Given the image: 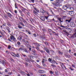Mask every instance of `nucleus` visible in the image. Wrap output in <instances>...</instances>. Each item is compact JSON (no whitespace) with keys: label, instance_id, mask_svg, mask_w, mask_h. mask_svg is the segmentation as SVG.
I'll use <instances>...</instances> for the list:
<instances>
[{"label":"nucleus","instance_id":"56","mask_svg":"<svg viewBox=\"0 0 76 76\" xmlns=\"http://www.w3.org/2000/svg\"><path fill=\"white\" fill-rule=\"evenodd\" d=\"M5 72H6V73H7V72H8V71H7V69H5Z\"/></svg>","mask_w":76,"mask_h":76},{"label":"nucleus","instance_id":"41","mask_svg":"<svg viewBox=\"0 0 76 76\" xmlns=\"http://www.w3.org/2000/svg\"><path fill=\"white\" fill-rule=\"evenodd\" d=\"M10 60H11V61H14V60H13V59H12V58H10Z\"/></svg>","mask_w":76,"mask_h":76},{"label":"nucleus","instance_id":"58","mask_svg":"<svg viewBox=\"0 0 76 76\" xmlns=\"http://www.w3.org/2000/svg\"><path fill=\"white\" fill-rule=\"evenodd\" d=\"M50 51H51V53H54V51L53 50H50Z\"/></svg>","mask_w":76,"mask_h":76},{"label":"nucleus","instance_id":"39","mask_svg":"<svg viewBox=\"0 0 76 76\" xmlns=\"http://www.w3.org/2000/svg\"><path fill=\"white\" fill-rule=\"evenodd\" d=\"M48 31L49 32H53V31H52V30L50 29H48Z\"/></svg>","mask_w":76,"mask_h":76},{"label":"nucleus","instance_id":"19","mask_svg":"<svg viewBox=\"0 0 76 76\" xmlns=\"http://www.w3.org/2000/svg\"><path fill=\"white\" fill-rule=\"evenodd\" d=\"M33 12L34 15H38V13H37V12H36V11H35V10H34L33 11Z\"/></svg>","mask_w":76,"mask_h":76},{"label":"nucleus","instance_id":"11","mask_svg":"<svg viewBox=\"0 0 76 76\" xmlns=\"http://www.w3.org/2000/svg\"><path fill=\"white\" fill-rule=\"evenodd\" d=\"M40 12L42 13H45V11L42 8L40 9Z\"/></svg>","mask_w":76,"mask_h":76},{"label":"nucleus","instance_id":"1","mask_svg":"<svg viewBox=\"0 0 76 76\" xmlns=\"http://www.w3.org/2000/svg\"><path fill=\"white\" fill-rule=\"evenodd\" d=\"M60 64H61V66L62 68V69L64 70H65L66 69V66H64V65L63 64V63H60Z\"/></svg>","mask_w":76,"mask_h":76},{"label":"nucleus","instance_id":"22","mask_svg":"<svg viewBox=\"0 0 76 76\" xmlns=\"http://www.w3.org/2000/svg\"><path fill=\"white\" fill-rule=\"evenodd\" d=\"M52 63L53 64H57V62L55 61H52Z\"/></svg>","mask_w":76,"mask_h":76},{"label":"nucleus","instance_id":"24","mask_svg":"<svg viewBox=\"0 0 76 76\" xmlns=\"http://www.w3.org/2000/svg\"><path fill=\"white\" fill-rule=\"evenodd\" d=\"M7 25L9 26V27H11V25L10 24V23L8 22L7 23Z\"/></svg>","mask_w":76,"mask_h":76},{"label":"nucleus","instance_id":"25","mask_svg":"<svg viewBox=\"0 0 76 76\" xmlns=\"http://www.w3.org/2000/svg\"><path fill=\"white\" fill-rule=\"evenodd\" d=\"M18 27L19 28V29H22V27L21 26H20L19 25V24H18Z\"/></svg>","mask_w":76,"mask_h":76},{"label":"nucleus","instance_id":"48","mask_svg":"<svg viewBox=\"0 0 76 76\" xmlns=\"http://www.w3.org/2000/svg\"><path fill=\"white\" fill-rule=\"evenodd\" d=\"M48 61H50V62H51V59L50 58H49L48 59Z\"/></svg>","mask_w":76,"mask_h":76},{"label":"nucleus","instance_id":"45","mask_svg":"<svg viewBox=\"0 0 76 76\" xmlns=\"http://www.w3.org/2000/svg\"><path fill=\"white\" fill-rule=\"evenodd\" d=\"M31 61V62H34V60L32 59H30V61Z\"/></svg>","mask_w":76,"mask_h":76},{"label":"nucleus","instance_id":"28","mask_svg":"<svg viewBox=\"0 0 76 76\" xmlns=\"http://www.w3.org/2000/svg\"><path fill=\"white\" fill-rule=\"evenodd\" d=\"M52 20H53V22H58V21H57V20H54V18H53V19H52Z\"/></svg>","mask_w":76,"mask_h":76},{"label":"nucleus","instance_id":"13","mask_svg":"<svg viewBox=\"0 0 76 76\" xmlns=\"http://www.w3.org/2000/svg\"><path fill=\"white\" fill-rule=\"evenodd\" d=\"M58 54L60 56H62L63 55V52H61L60 50H58Z\"/></svg>","mask_w":76,"mask_h":76},{"label":"nucleus","instance_id":"17","mask_svg":"<svg viewBox=\"0 0 76 76\" xmlns=\"http://www.w3.org/2000/svg\"><path fill=\"white\" fill-rule=\"evenodd\" d=\"M61 19L62 18H57L58 20L60 22H63V21L61 20Z\"/></svg>","mask_w":76,"mask_h":76},{"label":"nucleus","instance_id":"5","mask_svg":"<svg viewBox=\"0 0 76 76\" xmlns=\"http://www.w3.org/2000/svg\"><path fill=\"white\" fill-rule=\"evenodd\" d=\"M6 60H2L1 61H0V63H1L3 65H5L6 64Z\"/></svg>","mask_w":76,"mask_h":76},{"label":"nucleus","instance_id":"14","mask_svg":"<svg viewBox=\"0 0 76 76\" xmlns=\"http://www.w3.org/2000/svg\"><path fill=\"white\" fill-rule=\"evenodd\" d=\"M7 15L8 16L9 18H11L12 16V15H11V14H10V13L7 12Z\"/></svg>","mask_w":76,"mask_h":76},{"label":"nucleus","instance_id":"51","mask_svg":"<svg viewBox=\"0 0 76 76\" xmlns=\"http://www.w3.org/2000/svg\"><path fill=\"white\" fill-rule=\"evenodd\" d=\"M26 9L22 7V10H25Z\"/></svg>","mask_w":76,"mask_h":76},{"label":"nucleus","instance_id":"38","mask_svg":"<svg viewBox=\"0 0 76 76\" xmlns=\"http://www.w3.org/2000/svg\"><path fill=\"white\" fill-rule=\"evenodd\" d=\"M51 66H52L53 67H56V66H55V65H54L53 64H52L51 65Z\"/></svg>","mask_w":76,"mask_h":76},{"label":"nucleus","instance_id":"61","mask_svg":"<svg viewBox=\"0 0 76 76\" xmlns=\"http://www.w3.org/2000/svg\"><path fill=\"white\" fill-rule=\"evenodd\" d=\"M69 69H70V70H72V71H73V70H74V69L72 68H71V67H70L69 68Z\"/></svg>","mask_w":76,"mask_h":76},{"label":"nucleus","instance_id":"55","mask_svg":"<svg viewBox=\"0 0 76 76\" xmlns=\"http://www.w3.org/2000/svg\"><path fill=\"white\" fill-rule=\"evenodd\" d=\"M10 48H11V46H9L8 48V49H10Z\"/></svg>","mask_w":76,"mask_h":76},{"label":"nucleus","instance_id":"12","mask_svg":"<svg viewBox=\"0 0 76 76\" xmlns=\"http://www.w3.org/2000/svg\"><path fill=\"white\" fill-rule=\"evenodd\" d=\"M12 56L15 57H19V55L18 53H17V55L14 54V55H12Z\"/></svg>","mask_w":76,"mask_h":76},{"label":"nucleus","instance_id":"44","mask_svg":"<svg viewBox=\"0 0 76 76\" xmlns=\"http://www.w3.org/2000/svg\"><path fill=\"white\" fill-rule=\"evenodd\" d=\"M30 21L31 22H34V20H33V19L32 18H31L30 19Z\"/></svg>","mask_w":76,"mask_h":76},{"label":"nucleus","instance_id":"4","mask_svg":"<svg viewBox=\"0 0 76 76\" xmlns=\"http://www.w3.org/2000/svg\"><path fill=\"white\" fill-rule=\"evenodd\" d=\"M38 73H45V71H44V70H39L38 71Z\"/></svg>","mask_w":76,"mask_h":76},{"label":"nucleus","instance_id":"60","mask_svg":"<svg viewBox=\"0 0 76 76\" xmlns=\"http://www.w3.org/2000/svg\"><path fill=\"white\" fill-rule=\"evenodd\" d=\"M33 35L35 37H37V35H36V34H33Z\"/></svg>","mask_w":76,"mask_h":76},{"label":"nucleus","instance_id":"23","mask_svg":"<svg viewBox=\"0 0 76 76\" xmlns=\"http://www.w3.org/2000/svg\"><path fill=\"white\" fill-rule=\"evenodd\" d=\"M14 36H10V38L12 40L13 39V38H14Z\"/></svg>","mask_w":76,"mask_h":76},{"label":"nucleus","instance_id":"37","mask_svg":"<svg viewBox=\"0 0 76 76\" xmlns=\"http://www.w3.org/2000/svg\"><path fill=\"white\" fill-rule=\"evenodd\" d=\"M40 51L42 54H44V51L42 50H40Z\"/></svg>","mask_w":76,"mask_h":76},{"label":"nucleus","instance_id":"30","mask_svg":"<svg viewBox=\"0 0 76 76\" xmlns=\"http://www.w3.org/2000/svg\"><path fill=\"white\" fill-rule=\"evenodd\" d=\"M55 74L56 75H58V72L57 71H55Z\"/></svg>","mask_w":76,"mask_h":76},{"label":"nucleus","instance_id":"26","mask_svg":"<svg viewBox=\"0 0 76 76\" xmlns=\"http://www.w3.org/2000/svg\"><path fill=\"white\" fill-rule=\"evenodd\" d=\"M34 9L37 12H38V13L39 12V10H38L36 8H34Z\"/></svg>","mask_w":76,"mask_h":76},{"label":"nucleus","instance_id":"57","mask_svg":"<svg viewBox=\"0 0 76 76\" xmlns=\"http://www.w3.org/2000/svg\"><path fill=\"white\" fill-rule=\"evenodd\" d=\"M21 16H22V17H23L24 16V15H23V14L22 13V14H21Z\"/></svg>","mask_w":76,"mask_h":76},{"label":"nucleus","instance_id":"54","mask_svg":"<svg viewBox=\"0 0 76 76\" xmlns=\"http://www.w3.org/2000/svg\"><path fill=\"white\" fill-rule=\"evenodd\" d=\"M45 61H44V60H43H43H42V64H44V62H45Z\"/></svg>","mask_w":76,"mask_h":76},{"label":"nucleus","instance_id":"40","mask_svg":"<svg viewBox=\"0 0 76 76\" xmlns=\"http://www.w3.org/2000/svg\"><path fill=\"white\" fill-rule=\"evenodd\" d=\"M32 52H33V53H35V52H36L35 51L34 49H33L32 50Z\"/></svg>","mask_w":76,"mask_h":76},{"label":"nucleus","instance_id":"18","mask_svg":"<svg viewBox=\"0 0 76 76\" xmlns=\"http://www.w3.org/2000/svg\"><path fill=\"white\" fill-rule=\"evenodd\" d=\"M72 18H70L69 20H66V22H67V23H69V22H70L71 21V20H72Z\"/></svg>","mask_w":76,"mask_h":76},{"label":"nucleus","instance_id":"29","mask_svg":"<svg viewBox=\"0 0 76 76\" xmlns=\"http://www.w3.org/2000/svg\"><path fill=\"white\" fill-rule=\"evenodd\" d=\"M26 61H27L28 62H29L30 61V59L28 58H27V59L26 60Z\"/></svg>","mask_w":76,"mask_h":76},{"label":"nucleus","instance_id":"43","mask_svg":"<svg viewBox=\"0 0 76 76\" xmlns=\"http://www.w3.org/2000/svg\"><path fill=\"white\" fill-rule=\"evenodd\" d=\"M20 50H23V48H21L19 49V50L20 51Z\"/></svg>","mask_w":76,"mask_h":76},{"label":"nucleus","instance_id":"9","mask_svg":"<svg viewBox=\"0 0 76 76\" xmlns=\"http://www.w3.org/2000/svg\"><path fill=\"white\" fill-rule=\"evenodd\" d=\"M45 50L46 52L48 54H50V51H49V50L47 48H45Z\"/></svg>","mask_w":76,"mask_h":76},{"label":"nucleus","instance_id":"50","mask_svg":"<svg viewBox=\"0 0 76 76\" xmlns=\"http://www.w3.org/2000/svg\"><path fill=\"white\" fill-rule=\"evenodd\" d=\"M45 44L46 45H48V43L47 42H45Z\"/></svg>","mask_w":76,"mask_h":76},{"label":"nucleus","instance_id":"59","mask_svg":"<svg viewBox=\"0 0 76 76\" xmlns=\"http://www.w3.org/2000/svg\"><path fill=\"white\" fill-rule=\"evenodd\" d=\"M19 12L20 14H21L22 13V11H21L20 10H19Z\"/></svg>","mask_w":76,"mask_h":76},{"label":"nucleus","instance_id":"10","mask_svg":"<svg viewBox=\"0 0 76 76\" xmlns=\"http://www.w3.org/2000/svg\"><path fill=\"white\" fill-rule=\"evenodd\" d=\"M53 5H58V6H59V2H58V1H56L55 2V3H53Z\"/></svg>","mask_w":76,"mask_h":76},{"label":"nucleus","instance_id":"7","mask_svg":"<svg viewBox=\"0 0 76 76\" xmlns=\"http://www.w3.org/2000/svg\"><path fill=\"white\" fill-rule=\"evenodd\" d=\"M69 13L71 16H73L74 15V12L70 11L69 12Z\"/></svg>","mask_w":76,"mask_h":76},{"label":"nucleus","instance_id":"8","mask_svg":"<svg viewBox=\"0 0 76 76\" xmlns=\"http://www.w3.org/2000/svg\"><path fill=\"white\" fill-rule=\"evenodd\" d=\"M40 19L41 20H42V21H45V18L42 16H41L40 17Z\"/></svg>","mask_w":76,"mask_h":76},{"label":"nucleus","instance_id":"6","mask_svg":"<svg viewBox=\"0 0 76 76\" xmlns=\"http://www.w3.org/2000/svg\"><path fill=\"white\" fill-rule=\"evenodd\" d=\"M70 25L71 27H75V23L73 22H71L70 23Z\"/></svg>","mask_w":76,"mask_h":76},{"label":"nucleus","instance_id":"2","mask_svg":"<svg viewBox=\"0 0 76 76\" xmlns=\"http://www.w3.org/2000/svg\"><path fill=\"white\" fill-rule=\"evenodd\" d=\"M62 9H64V10H66L67 9H69V7H68V6L66 5H65L62 7Z\"/></svg>","mask_w":76,"mask_h":76},{"label":"nucleus","instance_id":"64","mask_svg":"<svg viewBox=\"0 0 76 76\" xmlns=\"http://www.w3.org/2000/svg\"><path fill=\"white\" fill-rule=\"evenodd\" d=\"M44 39V37L42 36H41V39Z\"/></svg>","mask_w":76,"mask_h":76},{"label":"nucleus","instance_id":"31","mask_svg":"<svg viewBox=\"0 0 76 76\" xmlns=\"http://www.w3.org/2000/svg\"><path fill=\"white\" fill-rule=\"evenodd\" d=\"M25 43H26V44H29V42L28 41H26H26H25Z\"/></svg>","mask_w":76,"mask_h":76},{"label":"nucleus","instance_id":"46","mask_svg":"<svg viewBox=\"0 0 76 76\" xmlns=\"http://www.w3.org/2000/svg\"><path fill=\"white\" fill-rule=\"evenodd\" d=\"M36 49L37 50H38L39 51V48L38 47H36Z\"/></svg>","mask_w":76,"mask_h":76},{"label":"nucleus","instance_id":"27","mask_svg":"<svg viewBox=\"0 0 76 76\" xmlns=\"http://www.w3.org/2000/svg\"><path fill=\"white\" fill-rule=\"evenodd\" d=\"M20 23L23 26H25V25L22 23L20 22Z\"/></svg>","mask_w":76,"mask_h":76},{"label":"nucleus","instance_id":"34","mask_svg":"<svg viewBox=\"0 0 76 76\" xmlns=\"http://www.w3.org/2000/svg\"><path fill=\"white\" fill-rule=\"evenodd\" d=\"M63 32H65V33H66V34H68V32H67V31L64 30H63Z\"/></svg>","mask_w":76,"mask_h":76},{"label":"nucleus","instance_id":"32","mask_svg":"<svg viewBox=\"0 0 76 76\" xmlns=\"http://www.w3.org/2000/svg\"><path fill=\"white\" fill-rule=\"evenodd\" d=\"M17 44L18 45H20V42L19 41L17 42Z\"/></svg>","mask_w":76,"mask_h":76},{"label":"nucleus","instance_id":"52","mask_svg":"<svg viewBox=\"0 0 76 76\" xmlns=\"http://www.w3.org/2000/svg\"><path fill=\"white\" fill-rule=\"evenodd\" d=\"M30 1H31L32 3H34V0H30Z\"/></svg>","mask_w":76,"mask_h":76},{"label":"nucleus","instance_id":"20","mask_svg":"<svg viewBox=\"0 0 76 76\" xmlns=\"http://www.w3.org/2000/svg\"><path fill=\"white\" fill-rule=\"evenodd\" d=\"M69 9L70 10H71V11H74V8H73V7H70L69 8Z\"/></svg>","mask_w":76,"mask_h":76},{"label":"nucleus","instance_id":"16","mask_svg":"<svg viewBox=\"0 0 76 76\" xmlns=\"http://www.w3.org/2000/svg\"><path fill=\"white\" fill-rule=\"evenodd\" d=\"M6 29H7V31H8V32L9 33H10V28H9V27L8 26L6 27Z\"/></svg>","mask_w":76,"mask_h":76},{"label":"nucleus","instance_id":"42","mask_svg":"<svg viewBox=\"0 0 76 76\" xmlns=\"http://www.w3.org/2000/svg\"><path fill=\"white\" fill-rule=\"evenodd\" d=\"M13 41H14V42H15V41H16V38H15V37L13 38Z\"/></svg>","mask_w":76,"mask_h":76},{"label":"nucleus","instance_id":"47","mask_svg":"<svg viewBox=\"0 0 76 76\" xmlns=\"http://www.w3.org/2000/svg\"><path fill=\"white\" fill-rule=\"evenodd\" d=\"M15 7L16 9H17V5H16V3L15 4Z\"/></svg>","mask_w":76,"mask_h":76},{"label":"nucleus","instance_id":"36","mask_svg":"<svg viewBox=\"0 0 76 76\" xmlns=\"http://www.w3.org/2000/svg\"><path fill=\"white\" fill-rule=\"evenodd\" d=\"M22 17H20V18H19V20H20V21H22Z\"/></svg>","mask_w":76,"mask_h":76},{"label":"nucleus","instance_id":"63","mask_svg":"<svg viewBox=\"0 0 76 76\" xmlns=\"http://www.w3.org/2000/svg\"><path fill=\"white\" fill-rule=\"evenodd\" d=\"M42 31L44 32H45V29H43Z\"/></svg>","mask_w":76,"mask_h":76},{"label":"nucleus","instance_id":"21","mask_svg":"<svg viewBox=\"0 0 76 76\" xmlns=\"http://www.w3.org/2000/svg\"><path fill=\"white\" fill-rule=\"evenodd\" d=\"M26 47H27V48H30L31 46V45H30L28 44L27 45H26Z\"/></svg>","mask_w":76,"mask_h":76},{"label":"nucleus","instance_id":"49","mask_svg":"<svg viewBox=\"0 0 76 76\" xmlns=\"http://www.w3.org/2000/svg\"><path fill=\"white\" fill-rule=\"evenodd\" d=\"M50 74H53V72L51 71H50Z\"/></svg>","mask_w":76,"mask_h":76},{"label":"nucleus","instance_id":"15","mask_svg":"<svg viewBox=\"0 0 76 76\" xmlns=\"http://www.w3.org/2000/svg\"><path fill=\"white\" fill-rule=\"evenodd\" d=\"M20 73L22 74L23 75H26L25 74H26V73H25V72H23V71H20Z\"/></svg>","mask_w":76,"mask_h":76},{"label":"nucleus","instance_id":"35","mask_svg":"<svg viewBox=\"0 0 76 76\" xmlns=\"http://www.w3.org/2000/svg\"><path fill=\"white\" fill-rule=\"evenodd\" d=\"M24 51H25V52H26V53H28V52L27 50L26 49H24Z\"/></svg>","mask_w":76,"mask_h":76},{"label":"nucleus","instance_id":"53","mask_svg":"<svg viewBox=\"0 0 76 76\" xmlns=\"http://www.w3.org/2000/svg\"><path fill=\"white\" fill-rule=\"evenodd\" d=\"M22 37H20V38H19V40H20V41H21L22 40Z\"/></svg>","mask_w":76,"mask_h":76},{"label":"nucleus","instance_id":"62","mask_svg":"<svg viewBox=\"0 0 76 76\" xmlns=\"http://www.w3.org/2000/svg\"><path fill=\"white\" fill-rule=\"evenodd\" d=\"M42 60H43L44 61H47V59H42Z\"/></svg>","mask_w":76,"mask_h":76},{"label":"nucleus","instance_id":"3","mask_svg":"<svg viewBox=\"0 0 76 76\" xmlns=\"http://www.w3.org/2000/svg\"><path fill=\"white\" fill-rule=\"evenodd\" d=\"M66 30L68 32V33H70L72 32V29L69 28H66Z\"/></svg>","mask_w":76,"mask_h":76},{"label":"nucleus","instance_id":"33","mask_svg":"<svg viewBox=\"0 0 76 76\" xmlns=\"http://www.w3.org/2000/svg\"><path fill=\"white\" fill-rule=\"evenodd\" d=\"M29 57H30V58H32L33 59H34V56H29Z\"/></svg>","mask_w":76,"mask_h":76}]
</instances>
